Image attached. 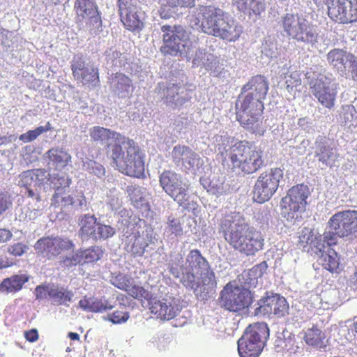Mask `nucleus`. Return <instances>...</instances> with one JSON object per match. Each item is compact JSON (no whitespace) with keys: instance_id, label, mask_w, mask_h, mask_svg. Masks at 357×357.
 Instances as JSON below:
<instances>
[{"instance_id":"f257e3e1","label":"nucleus","mask_w":357,"mask_h":357,"mask_svg":"<svg viewBox=\"0 0 357 357\" xmlns=\"http://www.w3.org/2000/svg\"><path fill=\"white\" fill-rule=\"evenodd\" d=\"M89 135L93 141L107 144V155L120 172L137 178L143 175L144 162L133 140L98 126L91 128Z\"/></svg>"},{"instance_id":"f03ea898","label":"nucleus","mask_w":357,"mask_h":357,"mask_svg":"<svg viewBox=\"0 0 357 357\" xmlns=\"http://www.w3.org/2000/svg\"><path fill=\"white\" fill-rule=\"evenodd\" d=\"M169 272L186 288L197 292L204 286L213 288L216 285L215 273L201 252L191 250L185 259L181 255L173 256L169 264Z\"/></svg>"},{"instance_id":"7ed1b4c3","label":"nucleus","mask_w":357,"mask_h":357,"mask_svg":"<svg viewBox=\"0 0 357 357\" xmlns=\"http://www.w3.org/2000/svg\"><path fill=\"white\" fill-rule=\"evenodd\" d=\"M219 233L232 248L247 256L255 255L263 249L264 238L261 232L250 226L240 213L231 212L222 217Z\"/></svg>"},{"instance_id":"20e7f679","label":"nucleus","mask_w":357,"mask_h":357,"mask_svg":"<svg viewBox=\"0 0 357 357\" xmlns=\"http://www.w3.org/2000/svg\"><path fill=\"white\" fill-rule=\"evenodd\" d=\"M218 155L222 162L245 174H252L264 165L262 151L252 149L247 141H237L227 135H216Z\"/></svg>"},{"instance_id":"39448f33","label":"nucleus","mask_w":357,"mask_h":357,"mask_svg":"<svg viewBox=\"0 0 357 357\" xmlns=\"http://www.w3.org/2000/svg\"><path fill=\"white\" fill-rule=\"evenodd\" d=\"M198 15L202 31L208 35L229 42L238 40L243 32V27L229 14L222 9L213 6H202Z\"/></svg>"},{"instance_id":"423d86ee","label":"nucleus","mask_w":357,"mask_h":357,"mask_svg":"<svg viewBox=\"0 0 357 357\" xmlns=\"http://www.w3.org/2000/svg\"><path fill=\"white\" fill-rule=\"evenodd\" d=\"M313 95L325 107L331 109L337 97V84L333 74L321 66H313L305 73Z\"/></svg>"},{"instance_id":"0eeeda50","label":"nucleus","mask_w":357,"mask_h":357,"mask_svg":"<svg viewBox=\"0 0 357 357\" xmlns=\"http://www.w3.org/2000/svg\"><path fill=\"white\" fill-rule=\"evenodd\" d=\"M237 120L241 125L252 133L264 134L262 127L263 100L254 98L250 93H241L236 103Z\"/></svg>"},{"instance_id":"6e6552de","label":"nucleus","mask_w":357,"mask_h":357,"mask_svg":"<svg viewBox=\"0 0 357 357\" xmlns=\"http://www.w3.org/2000/svg\"><path fill=\"white\" fill-rule=\"evenodd\" d=\"M328 231L324 233L329 246L335 245L338 238L347 241L357 238V211L346 210L333 214L328 221Z\"/></svg>"},{"instance_id":"1a4fd4ad","label":"nucleus","mask_w":357,"mask_h":357,"mask_svg":"<svg viewBox=\"0 0 357 357\" xmlns=\"http://www.w3.org/2000/svg\"><path fill=\"white\" fill-rule=\"evenodd\" d=\"M281 26L286 35L298 43L311 46L318 43L317 27L302 16L286 13L281 17Z\"/></svg>"},{"instance_id":"9d476101","label":"nucleus","mask_w":357,"mask_h":357,"mask_svg":"<svg viewBox=\"0 0 357 357\" xmlns=\"http://www.w3.org/2000/svg\"><path fill=\"white\" fill-rule=\"evenodd\" d=\"M159 183L162 190L179 206L188 211L197 208V203L188 194L189 185L180 174L165 170L160 174Z\"/></svg>"},{"instance_id":"9b49d317","label":"nucleus","mask_w":357,"mask_h":357,"mask_svg":"<svg viewBox=\"0 0 357 357\" xmlns=\"http://www.w3.org/2000/svg\"><path fill=\"white\" fill-rule=\"evenodd\" d=\"M162 34V45L160 52L164 55L173 56L187 54L193 47V43L189 33L180 25H163L161 27Z\"/></svg>"},{"instance_id":"f8f14e48","label":"nucleus","mask_w":357,"mask_h":357,"mask_svg":"<svg viewBox=\"0 0 357 357\" xmlns=\"http://www.w3.org/2000/svg\"><path fill=\"white\" fill-rule=\"evenodd\" d=\"M269 337V328L264 322L250 324L238 341L240 357H258Z\"/></svg>"},{"instance_id":"ddd939ff","label":"nucleus","mask_w":357,"mask_h":357,"mask_svg":"<svg viewBox=\"0 0 357 357\" xmlns=\"http://www.w3.org/2000/svg\"><path fill=\"white\" fill-rule=\"evenodd\" d=\"M310 194V190L305 185L300 184L291 188L281 200V215L290 222L297 219L299 214L305 211L306 199Z\"/></svg>"},{"instance_id":"4468645a","label":"nucleus","mask_w":357,"mask_h":357,"mask_svg":"<svg viewBox=\"0 0 357 357\" xmlns=\"http://www.w3.org/2000/svg\"><path fill=\"white\" fill-rule=\"evenodd\" d=\"M284 172L280 168H271L260 174L254 188V199L259 203L268 201L283 181Z\"/></svg>"},{"instance_id":"2eb2a0df","label":"nucleus","mask_w":357,"mask_h":357,"mask_svg":"<svg viewBox=\"0 0 357 357\" xmlns=\"http://www.w3.org/2000/svg\"><path fill=\"white\" fill-rule=\"evenodd\" d=\"M252 301L250 290L238 284L229 283L220 292L221 306L231 312H238L248 307Z\"/></svg>"},{"instance_id":"dca6fc26","label":"nucleus","mask_w":357,"mask_h":357,"mask_svg":"<svg viewBox=\"0 0 357 357\" xmlns=\"http://www.w3.org/2000/svg\"><path fill=\"white\" fill-rule=\"evenodd\" d=\"M79 236L83 241L106 240L116 234V229L111 225L97 222L93 215L85 214L79 218Z\"/></svg>"},{"instance_id":"f3484780","label":"nucleus","mask_w":357,"mask_h":357,"mask_svg":"<svg viewBox=\"0 0 357 357\" xmlns=\"http://www.w3.org/2000/svg\"><path fill=\"white\" fill-rule=\"evenodd\" d=\"M185 303L180 298L169 294L151 298L149 302L151 312L162 320H170L176 317Z\"/></svg>"},{"instance_id":"a211bd4d","label":"nucleus","mask_w":357,"mask_h":357,"mask_svg":"<svg viewBox=\"0 0 357 357\" xmlns=\"http://www.w3.org/2000/svg\"><path fill=\"white\" fill-rule=\"evenodd\" d=\"M49 171L45 169H34L23 172L18 176V185L26 188L25 194L31 199H39V189L47 185Z\"/></svg>"},{"instance_id":"6ab92c4d","label":"nucleus","mask_w":357,"mask_h":357,"mask_svg":"<svg viewBox=\"0 0 357 357\" xmlns=\"http://www.w3.org/2000/svg\"><path fill=\"white\" fill-rule=\"evenodd\" d=\"M158 98L163 100L166 105L172 108L179 107L190 101L191 96L187 89L181 84L158 83L155 89Z\"/></svg>"},{"instance_id":"aec40b11","label":"nucleus","mask_w":357,"mask_h":357,"mask_svg":"<svg viewBox=\"0 0 357 357\" xmlns=\"http://www.w3.org/2000/svg\"><path fill=\"white\" fill-rule=\"evenodd\" d=\"M192 66L204 68L213 77L222 79L226 77L227 70L218 56L211 52L206 48H199L192 59Z\"/></svg>"},{"instance_id":"412c9836","label":"nucleus","mask_w":357,"mask_h":357,"mask_svg":"<svg viewBox=\"0 0 357 357\" xmlns=\"http://www.w3.org/2000/svg\"><path fill=\"white\" fill-rule=\"evenodd\" d=\"M73 246V242L68 238L47 236L38 239L34 245V249L38 254L52 259L63 251L72 249Z\"/></svg>"},{"instance_id":"4be33fe9","label":"nucleus","mask_w":357,"mask_h":357,"mask_svg":"<svg viewBox=\"0 0 357 357\" xmlns=\"http://www.w3.org/2000/svg\"><path fill=\"white\" fill-rule=\"evenodd\" d=\"M259 307L255 310L257 315L271 316L274 314L282 317L288 313L289 304L283 296L271 293L259 301Z\"/></svg>"},{"instance_id":"5701e85b","label":"nucleus","mask_w":357,"mask_h":357,"mask_svg":"<svg viewBox=\"0 0 357 357\" xmlns=\"http://www.w3.org/2000/svg\"><path fill=\"white\" fill-rule=\"evenodd\" d=\"M155 234L151 227H146L142 234L132 231L124 240L125 250L134 257H142L149 244L153 243Z\"/></svg>"},{"instance_id":"b1692460","label":"nucleus","mask_w":357,"mask_h":357,"mask_svg":"<svg viewBox=\"0 0 357 357\" xmlns=\"http://www.w3.org/2000/svg\"><path fill=\"white\" fill-rule=\"evenodd\" d=\"M328 16L334 22L340 24L357 22V0L336 2L329 8Z\"/></svg>"},{"instance_id":"393cba45","label":"nucleus","mask_w":357,"mask_h":357,"mask_svg":"<svg viewBox=\"0 0 357 357\" xmlns=\"http://www.w3.org/2000/svg\"><path fill=\"white\" fill-rule=\"evenodd\" d=\"M71 69L74 77L83 84L96 85L99 82L98 69L90 63H86L80 56L73 57Z\"/></svg>"},{"instance_id":"a878e982","label":"nucleus","mask_w":357,"mask_h":357,"mask_svg":"<svg viewBox=\"0 0 357 357\" xmlns=\"http://www.w3.org/2000/svg\"><path fill=\"white\" fill-rule=\"evenodd\" d=\"M314 155L326 167L334 165L338 154L333 143L326 137L319 136L315 142Z\"/></svg>"},{"instance_id":"bb28decb","label":"nucleus","mask_w":357,"mask_h":357,"mask_svg":"<svg viewBox=\"0 0 357 357\" xmlns=\"http://www.w3.org/2000/svg\"><path fill=\"white\" fill-rule=\"evenodd\" d=\"M353 58V54L344 49L333 48L326 55L328 65L341 76L348 77L347 66Z\"/></svg>"},{"instance_id":"cd10ccee","label":"nucleus","mask_w":357,"mask_h":357,"mask_svg":"<svg viewBox=\"0 0 357 357\" xmlns=\"http://www.w3.org/2000/svg\"><path fill=\"white\" fill-rule=\"evenodd\" d=\"M109 82L112 92L119 98H127L132 92L131 79L123 73L112 74Z\"/></svg>"},{"instance_id":"c85d7f7f","label":"nucleus","mask_w":357,"mask_h":357,"mask_svg":"<svg viewBox=\"0 0 357 357\" xmlns=\"http://www.w3.org/2000/svg\"><path fill=\"white\" fill-rule=\"evenodd\" d=\"M44 158L48 159L47 165L56 170L61 171L71 162V155L63 149L54 147L44 154Z\"/></svg>"},{"instance_id":"c756f323","label":"nucleus","mask_w":357,"mask_h":357,"mask_svg":"<svg viewBox=\"0 0 357 357\" xmlns=\"http://www.w3.org/2000/svg\"><path fill=\"white\" fill-rule=\"evenodd\" d=\"M268 90V84L265 77L261 75H257L252 77L249 82L245 84L241 92L243 93H250L254 98L264 100Z\"/></svg>"},{"instance_id":"7c9ffc66","label":"nucleus","mask_w":357,"mask_h":357,"mask_svg":"<svg viewBox=\"0 0 357 357\" xmlns=\"http://www.w3.org/2000/svg\"><path fill=\"white\" fill-rule=\"evenodd\" d=\"M267 264L264 261L260 264L254 266L252 268L244 271L238 276L239 287L250 288L256 287L258 283V278L261 277L264 272L267 269Z\"/></svg>"},{"instance_id":"2f4dec72","label":"nucleus","mask_w":357,"mask_h":357,"mask_svg":"<svg viewBox=\"0 0 357 357\" xmlns=\"http://www.w3.org/2000/svg\"><path fill=\"white\" fill-rule=\"evenodd\" d=\"M79 306L86 312L102 313L114 308V305L105 298L84 296L79 302Z\"/></svg>"},{"instance_id":"473e14b6","label":"nucleus","mask_w":357,"mask_h":357,"mask_svg":"<svg viewBox=\"0 0 357 357\" xmlns=\"http://www.w3.org/2000/svg\"><path fill=\"white\" fill-rule=\"evenodd\" d=\"M326 252H323L319 258V263L331 273H338L342 269L340 258L337 253L329 245Z\"/></svg>"},{"instance_id":"72a5a7b5","label":"nucleus","mask_w":357,"mask_h":357,"mask_svg":"<svg viewBox=\"0 0 357 357\" xmlns=\"http://www.w3.org/2000/svg\"><path fill=\"white\" fill-rule=\"evenodd\" d=\"M238 10L250 16L259 15L265 10L264 0H233Z\"/></svg>"},{"instance_id":"f704fd0d","label":"nucleus","mask_w":357,"mask_h":357,"mask_svg":"<svg viewBox=\"0 0 357 357\" xmlns=\"http://www.w3.org/2000/svg\"><path fill=\"white\" fill-rule=\"evenodd\" d=\"M29 278L24 274L15 275L4 279L0 284V291L3 294L15 293L20 291Z\"/></svg>"},{"instance_id":"c9c22d12","label":"nucleus","mask_w":357,"mask_h":357,"mask_svg":"<svg viewBox=\"0 0 357 357\" xmlns=\"http://www.w3.org/2000/svg\"><path fill=\"white\" fill-rule=\"evenodd\" d=\"M47 180V185H52L53 188L55 189V193L53 197L56 199L59 198V195L63 191H65L66 188H68L71 183V179L70 177L63 173L51 174L49 172Z\"/></svg>"},{"instance_id":"e433bc0d","label":"nucleus","mask_w":357,"mask_h":357,"mask_svg":"<svg viewBox=\"0 0 357 357\" xmlns=\"http://www.w3.org/2000/svg\"><path fill=\"white\" fill-rule=\"evenodd\" d=\"M204 164V160L200 154L191 149V153H189L182 171L187 174L196 175L202 173Z\"/></svg>"},{"instance_id":"4c0bfd02","label":"nucleus","mask_w":357,"mask_h":357,"mask_svg":"<svg viewBox=\"0 0 357 357\" xmlns=\"http://www.w3.org/2000/svg\"><path fill=\"white\" fill-rule=\"evenodd\" d=\"M275 347L278 352L286 351L289 354L296 353L298 347L295 346L294 336L288 331H283L275 340Z\"/></svg>"},{"instance_id":"58836bf2","label":"nucleus","mask_w":357,"mask_h":357,"mask_svg":"<svg viewBox=\"0 0 357 357\" xmlns=\"http://www.w3.org/2000/svg\"><path fill=\"white\" fill-rule=\"evenodd\" d=\"M200 183L208 192L217 197L223 195L227 190L223 177H217L214 176L209 180L201 178Z\"/></svg>"},{"instance_id":"ea45409f","label":"nucleus","mask_w":357,"mask_h":357,"mask_svg":"<svg viewBox=\"0 0 357 357\" xmlns=\"http://www.w3.org/2000/svg\"><path fill=\"white\" fill-rule=\"evenodd\" d=\"M127 192L135 207L141 208L147 205V192L145 188L137 185H128Z\"/></svg>"},{"instance_id":"a19ab883","label":"nucleus","mask_w":357,"mask_h":357,"mask_svg":"<svg viewBox=\"0 0 357 357\" xmlns=\"http://www.w3.org/2000/svg\"><path fill=\"white\" fill-rule=\"evenodd\" d=\"M117 7L121 21L129 23V16L141 10L136 0H117Z\"/></svg>"},{"instance_id":"79ce46f5","label":"nucleus","mask_w":357,"mask_h":357,"mask_svg":"<svg viewBox=\"0 0 357 357\" xmlns=\"http://www.w3.org/2000/svg\"><path fill=\"white\" fill-rule=\"evenodd\" d=\"M32 199L33 202H30L29 206L21 208L16 211V215L20 221L34 220L40 214V210L42 206L39 202L40 199L38 201Z\"/></svg>"},{"instance_id":"37998d69","label":"nucleus","mask_w":357,"mask_h":357,"mask_svg":"<svg viewBox=\"0 0 357 357\" xmlns=\"http://www.w3.org/2000/svg\"><path fill=\"white\" fill-rule=\"evenodd\" d=\"M74 294L64 287L52 284L50 299L57 305H66L67 302L72 301Z\"/></svg>"},{"instance_id":"c03bdc74","label":"nucleus","mask_w":357,"mask_h":357,"mask_svg":"<svg viewBox=\"0 0 357 357\" xmlns=\"http://www.w3.org/2000/svg\"><path fill=\"white\" fill-rule=\"evenodd\" d=\"M185 220V217H177L174 215H170L167 217V226L165 229V233L168 236L173 235L175 237L181 236L183 235V227Z\"/></svg>"},{"instance_id":"a18cd8bd","label":"nucleus","mask_w":357,"mask_h":357,"mask_svg":"<svg viewBox=\"0 0 357 357\" xmlns=\"http://www.w3.org/2000/svg\"><path fill=\"white\" fill-rule=\"evenodd\" d=\"M191 148L186 145L178 144L173 147L171 157L174 165L182 169L188 156L191 153Z\"/></svg>"},{"instance_id":"49530a36","label":"nucleus","mask_w":357,"mask_h":357,"mask_svg":"<svg viewBox=\"0 0 357 357\" xmlns=\"http://www.w3.org/2000/svg\"><path fill=\"white\" fill-rule=\"evenodd\" d=\"M356 110L351 105H343L340 114V121L342 124L348 128H356L357 126Z\"/></svg>"},{"instance_id":"de8ad7c7","label":"nucleus","mask_w":357,"mask_h":357,"mask_svg":"<svg viewBox=\"0 0 357 357\" xmlns=\"http://www.w3.org/2000/svg\"><path fill=\"white\" fill-rule=\"evenodd\" d=\"M325 339L324 333L317 327L313 326L309 328L305 333L304 340L307 344L322 347L324 346V340Z\"/></svg>"},{"instance_id":"09e8293b","label":"nucleus","mask_w":357,"mask_h":357,"mask_svg":"<svg viewBox=\"0 0 357 357\" xmlns=\"http://www.w3.org/2000/svg\"><path fill=\"white\" fill-rule=\"evenodd\" d=\"M75 11L79 17L84 18L97 13V7L93 0H76Z\"/></svg>"},{"instance_id":"8fccbe9b","label":"nucleus","mask_w":357,"mask_h":357,"mask_svg":"<svg viewBox=\"0 0 357 357\" xmlns=\"http://www.w3.org/2000/svg\"><path fill=\"white\" fill-rule=\"evenodd\" d=\"M82 169L90 174H93L99 178H102L105 174V168L98 162L86 158L82 161Z\"/></svg>"},{"instance_id":"3c124183","label":"nucleus","mask_w":357,"mask_h":357,"mask_svg":"<svg viewBox=\"0 0 357 357\" xmlns=\"http://www.w3.org/2000/svg\"><path fill=\"white\" fill-rule=\"evenodd\" d=\"M52 130V126L50 122H47L44 126H39L34 130H29L25 133L20 135L19 139L24 143L31 142L37 139L41 134Z\"/></svg>"},{"instance_id":"603ef678","label":"nucleus","mask_w":357,"mask_h":357,"mask_svg":"<svg viewBox=\"0 0 357 357\" xmlns=\"http://www.w3.org/2000/svg\"><path fill=\"white\" fill-rule=\"evenodd\" d=\"M80 252L84 264L96 261L103 255V250L99 246H92L85 250H80Z\"/></svg>"},{"instance_id":"864d4df0","label":"nucleus","mask_w":357,"mask_h":357,"mask_svg":"<svg viewBox=\"0 0 357 357\" xmlns=\"http://www.w3.org/2000/svg\"><path fill=\"white\" fill-rule=\"evenodd\" d=\"M142 15L143 13L140 10L139 12H136L135 14H132L129 16V19L130 20V24H128L129 22H126V21H122L121 22L128 30L131 31H139L144 27Z\"/></svg>"},{"instance_id":"5fc2aeb1","label":"nucleus","mask_w":357,"mask_h":357,"mask_svg":"<svg viewBox=\"0 0 357 357\" xmlns=\"http://www.w3.org/2000/svg\"><path fill=\"white\" fill-rule=\"evenodd\" d=\"M126 291L130 296L136 299L144 298L149 302L150 299L152 298L151 294L148 291L139 285L135 284L133 280L131 282L130 287H128Z\"/></svg>"},{"instance_id":"6e6d98bb","label":"nucleus","mask_w":357,"mask_h":357,"mask_svg":"<svg viewBox=\"0 0 357 357\" xmlns=\"http://www.w3.org/2000/svg\"><path fill=\"white\" fill-rule=\"evenodd\" d=\"M287 89L291 92L293 89L301 84V74L297 70L291 69L289 75L284 76Z\"/></svg>"},{"instance_id":"4d7b16f0","label":"nucleus","mask_w":357,"mask_h":357,"mask_svg":"<svg viewBox=\"0 0 357 357\" xmlns=\"http://www.w3.org/2000/svg\"><path fill=\"white\" fill-rule=\"evenodd\" d=\"M132 279L130 276L124 274H119L111 279L112 284L117 288L127 291L130 287Z\"/></svg>"},{"instance_id":"13d9d810","label":"nucleus","mask_w":357,"mask_h":357,"mask_svg":"<svg viewBox=\"0 0 357 357\" xmlns=\"http://www.w3.org/2000/svg\"><path fill=\"white\" fill-rule=\"evenodd\" d=\"M356 322L352 326L348 327L347 326H342L339 328V334L343 337L342 339V343L344 344L345 342H352L355 340L356 334H357Z\"/></svg>"},{"instance_id":"bf43d9fd","label":"nucleus","mask_w":357,"mask_h":357,"mask_svg":"<svg viewBox=\"0 0 357 357\" xmlns=\"http://www.w3.org/2000/svg\"><path fill=\"white\" fill-rule=\"evenodd\" d=\"M261 52L268 58H276L279 54L277 43L271 39L266 40L262 44Z\"/></svg>"},{"instance_id":"052dcab7","label":"nucleus","mask_w":357,"mask_h":357,"mask_svg":"<svg viewBox=\"0 0 357 357\" xmlns=\"http://www.w3.org/2000/svg\"><path fill=\"white\" fill-rule=\"evenodd\" d=\"M310 242L312 243V244L310 248H312V250L314 248L315 253L317 254L318 252H319L321 255L323 252H326L327 248L328 246L327 245V243L324 241V235L322 236V238L321 236H314L312 241H311Z\"/></svg>"},{"instance_id":"680f3d73","label":"nucleus","mask_w":357,"mask_h":357,"mask_svg":"<svg viewBox=\"0 0 357 357\" xmlns=\"http://www.w3.org/2000/svg\"><path fill=\"white\" fill-rule=\"evenodd\" d=\"M130 317L128 312L122 311H115L107 317V320L113 324H119L125 323Z\"/></svg>"},{"instance_id":"e2e57ef3","label":"nucleus","mask_w":357,"mask_h":357,"mask_svg":"<svg viewBox=\"0 0 357 357\" xmlns=\"http://www.w3.org/2000/svg\"><path fill=\"white\" fill-rule=\"evenodd\" d=\"M107 204L112 211L115 213L121 209L122 206V200L118 194H111L108 196Z\"/></svg>"},{"instance_id":"0e129e2a","label":"nucleus","mask_w":357,"mask_h":357,"mask_svg":"<svg viewBox=\"0 0 357 357\" xmlns=\"http://www.w3.org/2000/svg\"><path fill=\"white\" fill-rule=\"evenodd\" d=\"M52 284L38 286L35 289L36 297L38 300L50 298Z\"/></svg>"},{"instance_id":"69168bd1","label":"nucleus","mask_w":357,"mask_h":357,"mask_svg":"<svg viewBox=\"0 0 357 357\" xmlns=\"http://www.w3.org/2000/svg\"><path fill=\"white\" fill-rule=\"evenodd\" d=\"M314 235L312 230L305 229L302 231L301 235L299 236V243L302 245L303 248H305L307 245L310 247Z\"/></svg>"},{"instance_id":"338daca9","label":"nucleus","mask_w":357,"mask_h":357,"mask_svg":"<svg viewBox=\"0 0 357 357\" xmlns=\"http://www.w3.org/2000/svg\"><path fill=\"white\" fill-rule=\"evenodd\" d=\"M28 250V246L22 243H16L8 248V252L13 256H22Z\"/></svg>"},{"instance_id":"774afa93","label":"nucleus","mask_w":357,"mask_h":357,"mask_svg":"<svg viewBox=\"0 0 357 357\" xmlns=\"http://www.w3.org/2000/svg\"><path fill=\"white\" fill-rule=\"evenodd\" d=\"M89 17V25L91 26V29L94 30V33L100 31L102 28V20L100 15L97 11L96 13L90 15Z\"/></svg>"}]
</instances>
